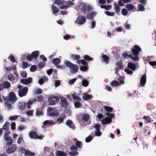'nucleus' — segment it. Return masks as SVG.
Instances as JSON below:
<instances>
[{"instance_id":"nucleus-1","label":"nucleus","mask_w":156,"mask_h":156,"mask_svg":"<svg viewBox=\"0 0 156 156\" xmlns=\"http://www.w3.org/2000/svg\"><path fill=\"white\" fill-rule=\"evenodd\" d=\"M141 51V49L140 47L139 46L136 45L134 46V48L132 50V52L134 55L132 54L128 55V54L124 53L122 54V56L124 58H127L129 56L130 58L134 61H138L139 59L137 55L139 53V52Z\"/></svg>"},{"instance_id":"nucleus-2","label":"nucleus","mask_w":156,"mask_h":156,"mask_svg":"<svg viewBox=\"0 0 156 156\" xmlns=\"http://www.w3.org/2000/svg\"><path fill=\"white\" fill-rule=\"evenodd\" d=\"M54 3L59 6L61 9H66L70 5H74L73 2H65L64 0H55Z\"/></svg>"},{"instance_id":"nucleus-3","label":"nucleus","mask_w":156,"mask_h":156,"mask_svg":"<svg viewBox=\"0 0 156 156\" xmlns=\"http://www.w3.org/2000/svg\"><path fill=\"white\" fill-rule=\"evenodd\" d=\"M81 12L84 15H87L93 9V7L88 4L81 3L79 6Z\"/></svg>"},{"instance_id":"nucleus-4","label":"nucleus","mask_w":156,"mask_h":156,"mask_svg":"<svg viewBox=\"0 0 156 156\" xmlns=\"http://www.w3.org/2000/svg\"><path fill=\"white\" fill-rule=\"evenodd\" d=\"M64 63L67 67L69 68L71 73H75L77 72L78 67L77 65H74L70 61L67 60H65Z\"/></svg>"},{"instance_id":"nucleus-5","label":"nucleus","mask_w":156,"mask_h":156,"mask_svg":"<svg viewBox=\"0 0 156 156\" xmlns=\"http://www.w3.org/2000/svg\"><path fill=\"white\" fill-rule=\"evenodd\" d=\"M36 99L35 98H32L29 101H28L26 104V108L29 109L30 107V105L33 104L34 102L35 101ZM26 107V105L25 103L23 102H19L18 103V108L21 110H23Z\"/></svg>"},{"instance_id":"nucleus-6","label":"nucleus","mask_w":156,"mask_h":156,"mask_svg":"<svg viewBox=\"0 0 156 156\" xmlns=\"http://www.w3.org/2000/svg\"><path fill=\"white\" fill-rule=\"evenodd\" d=\"M106 114L108 117H105L104 119L101 120V124L103 125H105L107 123H110L112 121L111 118H112L114 116V114L112 113H111L108 112H106Z\"/></svg>"},{"instance_id":"nucleus-7","label":"nucleus","mask_w":156,"mask_h":156,"mask_svg":"<svg viewBox=\"0 0 156 156\" xmlns=\"http://www.w3.org/2000/svg\"><path fill=\"white\" fill-rule=\"evenodd\" d=\"M47 114L50 116H57L59 114L58 110L55 108L50 107L47 109Z\"/></svg>"},{"instance_id":"nucleus-8","label":"nucleus","mask_w":156,"mask_h":156,"mask_svg":"<svg viewBox=\"0 0 156 156\" xmlns=\"http://www.w3.org/2000/svg\"><path fill=\"white\" fill-rule=\"evenodd\" d=\"M14 74H10L8 76V77L9 80L12 82H16L19 78V76L18 75L16 71H14Z\"/></svg>"},{"instance_id":"nucleus-9","label":"nucleus","mask_w":156,"mask_h":156,"mask_svg":"<svg viewBox=\"0 0 156 156\" xmlns=\"http://www.w3.org/2000/svg\"><path fill=\"white\" fill-rule=\"evenodd\" d=\"M86 20V19L85 17L80 15L77 18L75 23L79 25H81L85 23Z\"/></svg>"},{"instance_id":"nucleus-10","label":"nucleus","mask_w":156,"mask_h":156,"mask_svg":"<svg viewBox=\"0 0 156 156\" xmlns=\"http://www.w3.org/2000/svg\"><path fill=\"white\" fill-rule=\"evenodd\" d=\"M59 98L57 96L50 97L48 98V103L49 105H53L55 104L56 102H58Z\"/></svg>"},{"instance_id":"nucleus-11","label":"nucleus","mask_w":156,"mask_h":156,"mask_svg":"<svg viewBox=\"0 0 156 156\" xmlns=\"http://www.w3.org/2000/svg\"><path fill=\"white\" fill-rule=\"evenodd\" d=\"M3 98L5 101L4 103L5 108L7 109L8 111H10L13 108V107L12 105V102L6 99L5 97H3Z\"/></svg>"},{"instance_id":"nucleus-12","label":"nucleus","mask_w":156,"mask_h":156,"mask_svg":"<svg viewBox=\"0 0 156 156\" xmlns=\"http://www.w3.org/2000/svg\"><path fill=\"white\" fill-rule=\"evenodd\" d=\"M30 137L31 139H38L40 140L42 139L43 136H39L35 132H30L29 133Z\"/></svg>"},{"instance_id":"nucleus-13","label":"nucleus","mask_w":156,"mask_h":156,"mask_svg":"<svg viewBox=\"0 0 156 156\" xmlns=\"http://www.w3.org/2000/svg\"><path fill=\"white\" fill-rule=\"evenodd\" d=\"M70 149L71 151L70 152V154L72 156H75L78 154V152L76 151L77 147L74 145H72L70 147Z\"/></svg>"},{"instance_id":"nucleus-14","label":"nucleus","mask_w":156,"mask_h":156,"mask_svg":"<svg viewBox=\"0 0 156 156\" xmlns=\"http://www.w3.org/2000/svg\"><path fill=\"white\" fill-rule=\"evenodd\" d=\"M28 91L27 87H23L22 89H20L18 91L19 96L20 97H23L26 95Z\"/></svg>"},{"instance_id":"nucleus-15","label":"nucleus","mask_w":156,"mask_h":156,"mask_svg":"<svg viewBox=\"0 0 156 156\" xmlns=\"http://www.w3.org/2000/svg\"><path fill=\"white\" fill-rule=\"evenodd\" d=\"M60 104L61 107H65L68 105V102L66 98L63 97H60Z\"/></svg>"},{"instance_id":"nucleus-16","label":"nucleus","mask_w":156,"mask_h":156,"mask_svg":"<svg viewBox=\"0 0 156 156\" xmlns=\"http://www.w3.org/2000/svg\"><path fill=\"white\" fill-rule=\"evenodd\" d=\"M7 100L12 102H14L16 101L17 98L14 93L12 92L9 93L8 100Z\"/></svg>"},{"instance_id":"nucleus-17","label":"nucleus","mask_w":156,"mask_h":156,"mask_svg":"<svg viewBox=\"0 0 156 156\" xmlns=\"http://www.w3.org/2000/svg\"><path fill=\"white\" fill-rule=\"evenodd\" d=\"M146 74H144L141 77L140 80V87H144L146 83Z\"/></svg>"},{"instance_id":"nucleus-18","label":"nucleus","mask_w":156,"mask_h":156,"mask_svg":"<svg viewBox=\"0 0 156 156\" xmlns=\"http://www.w3.org/2000/svg\"><path fill=\"white\" fill-rule=\"evenodd\" d=\"M16 148L17 147L15 145H12L7 150L6 152L8 154L12 153L16 150Z\"/></svg>"},{"instance_id":"nucleus-19","label":"nucleus","mask_w":156,"mask_h":156,"mask_svg":"<svg viewBox=\"0 0 156 156\" xmlns=\"http://www.w3.org/2000/svg\"><path fill=\"white\" fill-rule=\"evenodd\" d=\"M97 13L96 12H93L90 13H88L87 14L86 18L89 20H92L96 16Z\"/></svg>"},{"instance_id":"nucleus-20","label":"nucleus","mask_w":156,"mask_h":156,"mask_svg":"<svg viewBox=\"0 0 156 156\" xmlns=\"http://www.w3.org/2000/svg\"><path fill=\"white\" fill-rule=\"evenodd\" d=\"M32 80V78L29 77L27 79H22L20 80V82L24 84H28L30 83Z\"/></svg>"},{"instance_id":"nucleus-21","label":"nucleus","mask_w":156,"mask_h":156,"mask_svg":"<svg viewBox=\"0 0 156 156\" xmlns=\"http://www.w3.org/2000/svg\"><path fill=\"white\" fill-rule=\"evenodd\" d=\"M132 0H119L118 2L119 5L120 6L124 5V3H127L130 2Z\"/></svg>"},{"instance_id":"nucleus-22","label":"nucleus","mask_w":156,"mask_h":156,"mask_svg":"<svg viewBox=\"0 0 156 156\" xmlns=\"http://www.w3.org/2000/svg\"><path fill=\"white\" fill-rule=\"evenodd\" d=\"M5 139L7 141L6 145L7 146L11 145L13 143V140L10 137H5Z\"/></svg>"},{"instance_id":"nucleus-23","label":"nucleus","mask_w":156,"mask_h":156,"mask_svg":"<svg viewBox=\"0 0 156 156\" xmlns=\"http://www.w3.org/2000/svg\"><path fill=\"white\" fill-rule=\"evenodd\" d=\"M54 124V121L52 120H46L43 122L44 126H50Z\"/></svg>"},{"instance_id":"nucleus-24","label":"nucleus","mask_w":156,"mask_h":156,"mask_svg":"<svg viewBox=\"0 0 156 156\" xmlns=\"http://www.w3.org/2000/svg\"><path fill=\"white\" fill-rule=\"evenodd\" d=\"M65 117V115L64 114H62L57 119V122L58 124H60L63 122V118Z\"/></svg>"},{"instance_id":"nucleus-25","label":"nucleus","mask_w":156,"mask_h":156,"mask_svg":"<svg viewBox=\"0 0 156 156\" xmlns=\"http://www.w3.org/2000/svg\"><path fill=\"white\" fill-rule=\"evenodd\" d=\"M66 124L71 129H74V124L73 123L71 120H67L66 123Z\"/></svg>"},{"instance_id":"nucleus-26","label":"nucleus","mask_w":156,"mask_h":156,"mask_svg":"<svg viewBox=\"0 0 156 156\" xmlns=\"http://www.w3.org/2000/svg\"><path fill=\"white\" fill-rule=\"evenodd\" d=\"M119 5H118V4L114 2V10L116 13H118L120 11V8L119 7Z\"/></svg>"},{"instance_id":"nucleus-27","label":"nucleus","mask_w":156,"mask_h":156,"mask_svg":"<svg viewBox=\"0 0 156 156\" xmlns=\"http://www.w3.org/2000/svg\"><path fill=\"white\" fill-rule=\"evenodd\" d=\"M128 67L129 68L133 70H135L136 68V65L131 62H129L128 63Z\"/></svg>"},{"instance_id":"nucleus-28","label":"nucleus","mask_w":156,"mask_h":156,"mask_svg":"<svg viewBox=\"0 0 156 156\" xmlns=\"http://www.w3.org/2000/svg\"><path fill=\"white\" fill-rule=\"evenodd\" d=\"M55 155L56 156H66L67 154L61 151H57L56 152Z\"/></svg>"},{"instance_id":"nucleus-29","label":"nucleus","mask_w":156,"mask_h":156,"mask_svg":"<svg viewBox=\"0 0 156 156\" xmlns=\"http://www.w3.org/2000/svg\"><path fill=\"white\" fill-rule=\"evenodd\" d=\"M52 12L53 14H55L58 12L59 11V9L55 6L54 5H52L51 7Z\"/></svg>"},{"instance_id":"nucleus-30","label":"nucleus","mask_w":156,"mask_h":156,"mask_svg":"<svg viewBox=\"0 0 156 156\" xmlns=\"http://www.w3.org/2000/svg\"><path fill=\"white\" fill-rule=\"evenodd\" d=\"M3 88L8 89L10 87V83L8 81H4L2 83Z\"/></svg>"},{"instance_id":"nucleus-31","label":"nucleus","mask_w":156,"mask_h":156,"mask_svg":"<svg viewBox=\"0 0 156 156\" xmlns=\"http://www.w3.org/2000/svg\"><path fill=\"white\" fill-rule=\"evenodd\" d=\"M52 63L55 65H58L61 63L60 59L58 58H54L52 60Z\"/></svg>"},{"instance_id":"nucleus-32","label":"nucleus","mask_w":156,"mask_h":156,"mask_svg":"<svg viewBox=\"0 0 156 156\" xmlns=\"http://www.w3.org/2000/svg\"><path fill=\"white\" fill-rule=\"evenodd\" d=\"M126 7L128 10L130 11L134 9L135 6L132 4H128L126 5Z\"/></svg>"},{"instance_id":"nucleus-33","label":"nucleus","mask_w":156,"mask_h":156,"mask_svg":"<svg viewBox=\"0 0 156 156\" xmlns=\"http://www.w3.org/2000/svg\"><path fill=\"white\" fill-rule=\"evenodd\" d=\"M4 69L5 71H10L12 70H13L14 71H16V69L15 66L13 67H4Z\"/></svg>"},{"instance_id":"nucleus-34","label":"nucleus","mask_w":156,"mask_h":156,"mask_svg":"<svg viewBox=\"0 0 156 156\" xmlns=\"http://www.w3.org/2000/svg\"><path fill=\"white\" fill-rule=\"evenodd\" d=\"M119 84V82L117 81L114 80L110 83V85L112 87H116L118 86Z\"/></svg>"},{"instance_id":"nucleus-35","label":"nucleus","mask_w":156,"mask_h":156,"mask_svg":"<svg viewBox=\"0 0 156 156\" xmlns=\"http://www.w3.org/2000/svg\"><path fill=\"white\" fill-rule=\"evenodd\" d=\"M91 98V95L84 93L83 95V98L85 100L87 99H90Z\"/></svg>"},{"instance_id":"nucleus-36","label":"nucleus","mask_w":156,"mask_h":156,"mask_svg":"<svg viewBox=\"0 0 156 156\" xmlns=\"http://www.w3.org/2000/svg\"><path fill=\"white\" fill-rule=\"evenodd\" d=\"M138 10L140 11H144L145 10L144 6L142 4H139L137 7Z\"/></svg>"},{"instance_id":"nucleus-37","label":"nucleus","mask_w":156,"mask_h":156,"mask_svg":"<svg viewBox=\"0 0 156 156\" xmlns=\"http://www.w3.org/2000/svg\"><path fill=\"white\" fill-rule=\"evenodd\" d=\"M82 84L83 86L87 87L88 86L89 83L87 80L83 78L82 80Z\"/></svg>"},{"instance_id":"nucleus-38","label":"nucleus","mask_w":156,"mask_h":156,"mask_svg":"<svg viewBox=\"0 0 156 156\" xmlns=\"http://www.w3.org/2000/svg\"><path fill=\"white\" fill-rule=\"evenodd\" d=\"M39 54V51H35L32 52L31 55L33 58H36L38 56Z\"/></svg>"},{"instance_id":"nucleus-39","label":"nucleus","mask_w":156,"mask_h":156,"mask_svg":"<svg viewBox=\"0 0 156 156\" xmlns=\"http://www.w3.org/2000/svg\"><path fill=\"white\" fill-rule=\"evenodd\" d=\"M72 96L73 100L74 101H80L81 100V98L78 96L76 95L75 94H72Z\"/></svg>"},{"instance_id":"nucleus-40","label":"nucleus","mask_w":156,"mask_h":156,"mask_svg":"<svg viewBox=\"0 0 156 156\" xmlns=\"http://www.w3.org/2000/svg\"><path fill=\"white\" fill-rule=\"evenodd\" d=\"M71 57L75 60H77L80 58V56L79 55L76 54L71 55Z\"/></svg>"},{"instance_id":"nucleus-41","label":"nucleus","mask_w":156,"mask_h":156,"mask_svg":"<svg viewBox=\"0 0 156 156\" xmlns=\"http://www.w3.org/2000/svg\"><path fill=\"white\" fill-rule=\"evenodd\" d=\"M9 127V123L6 122L5 123L4 125L3 126L2 129H4L5 131H8Z\"/></svg>"},{"instance_id":"nucleus-42","label":"nucleus","mask_w":156,"mask_h":156,"mask_svg":"<svg viewBox=\"0 0 156 156\" xmlns=\"http://www.w3.org/2000/svg\"><path fill=\"white\" fill-rule=\"evenodd\" d=\"M89 115L87 114L84 115L82 116V120L84 122L87 121L89 119Z\"/></svg>"},{"instance_id":"nucleus-43","label":"nucleus","mask_w":156,"mask_h":156,"mask_svg":"<svg viewBox=\"0 0 156 156\" xmlns=\"http://www.w3.org/2000/svg\"><path fill=\"white\" fill-rule=\"evenodd\" d=\"M87 66H81L80 67V69L81 71H86L88 69Z\"/></svg>"},{"instance_id":"nucleus-44","label":"nucleus","mask_w":156,"mask_h":156,"mask_svg":"<svg viewBox=\"0 0 156 156\" xmlns=\"http://www.w3.org/2000/svg\"><path fill=\"white\" fill-rule=\"evenodd\" d=\"M84 59L87 60L88 61H92L93 60V58L90 57L89 55H86L84 56Z\"/></svg>"},{"instance_id":"nucleus-45","label":"nucleus","mask_w":156,"mask_h":156,"mask_svg":"<svg viewBox=\"0 0 156 156\" xmlns=\"http://www.w3.org/2000/svg\"><path fill=\"white\" fill-rule=\"evenodd\" d=\"M117 65L118 67V69H123V66L122 65V62L121 61H119L118 62L117 64Z\"/></svg>"},{"instance_id":"nucleus-46","label":"nucleus","mask_w":156,"mask_h":156,"mask_svg":"<svg viewBox=\"0 0 156 156\" xmlns=\"http://www.w3.org/2000/svg\"><path fill=\"white\" fill-rule=\"evenodd\" d=\"M93 137L92 136H89L85 139V141L87 143L90 142L93 139Z\"/></svg>"},{"instance_id":"nucleus-47","label":"nucleus","mask_w":156,"mask_h":156,"mask_svg":"<svg viewBox=\"0 0 156 156\" xmlns=\"http://www.w3.org/2000/svg\"><path fill=\"white\" fill-rule=\"evenodd\" d=\"M128 11L127 9H122L121 13L122 15L126 16L128 13Z\"/></svg>"},{"instance_id":"nucleus-48","label":"nucleus","mask_w":156,"mask_h":156,"mask_svg":"<svg viewBox=\"0 0 156 156\" xmlns=\"http://www.w3.org/2000/svg\"><path fill=\"white\" fill-rule=\"evenodd\" d=\"M8 58L10 60L12 63L15 62V58L13 55H10L8 57Z\"/></svg>"},{"instance_id":"nucleus-49","label":"nucleus","mask_w":156,"mask_h":156,"mask_svg":"<svg viewBox=\"0 0 156 156\" xmlns=\"http://www.w3.org/2000/svg\"><path fill=\"white\" fill-rule=\"evenodd\" d=\"M106 14L108 16H113L115 15V13L113 12H110L108 11H106L105 12Z\"/></svg>"},{"instance_id":"nucleus-50","label":"nucleus","mask_w":156,"mask_h":156,"mask_svg":"<svg viewBox=\"0 0 156 156\" xmlns=\"http://www.w3.org/2000/svg\"><path fill=\"white\" fill-rule=\"evenodd\" d=\"M103 61L107 63V61L108 59V57L105 55H103L102 56Z\"/></svg>"},{"instance_id":"nucleus-51","label":"nucleus","mask_w":156,"mask_h":156,"mask_svg":"<svg viewBox=\"0 0 156 156\" xmlns=\"http://www.w3.org/2000/svg\"><path fill=\"white\" fill-rule=\"evenodd\" d=\"M101 125L99 123H97L95 124L94 126V128L97 130H100L101 128Z\"/></svg>"},{"instance_id":"nucleus-52","label":"nucleus","mask_w":156,"mask_h":156,"mask_svg":"<svg viewBox=\"0 0 156 156\" xmlns=\"http://www.w3.org/2000/svg\"><path fill=\"white\" fill-rule=\"evenodd\" d=\"M105 109L108 112H111L113 108L112 107H110L105 106L104 107Z\"/></svg>"},{"instance_id":"nucleus-53","label":"nucleus","mask_w":156,"mask_h":156,"mask_svg":"<svg viewBox=\"0 0 156 156\" xmlns=\"http://www.w3.org/2000/svg\"><path fill=\"white\" fill-rule=\"evenodd\" d=\"M90 28L91 29H93L95 26L96 22L94 21H93L91 23L90 22Z\"/></svg>"},{"instance_id":"nucleus-54","label":"nucleus","mask_w":156,"mask_h":156,"mask_svg":"<svg viewBox=\"0 0 156 156\" xmlns=\"http://www.w3.org/2000/svg\"><path fill=\"white\" fill-rule=\"evenodd\" d=\"M21 76L23 78H26L27 76V73L25 71H22L20 72Z\"/></svg>"},{"instance_id":"nucleus-55","label":"nucleus","mask_w":156,"mask_h":156,"mask_svg":"<svg viewBox=\"0 0 156 156\" xmlns=\"http://www.w3.org/2000/svg\"><path fill=\"white\" fill-rule=\"evenodd\" d=\"M76 78H75L72 79L68 81V83L69 85L73 84L76 80Z\"/></svg>"},{"instance_id":"nucleus-56","label":"nucleus","mask_w":156,"mask_h":156,"mask_svg":"<svg viewBox=\"0 0 156 156\" xmlns=\"http://www.w3.org/2000/svg\"><path fill=\"white\" fill-rule=\"evenodd\" d=\"M42 90L40 89L35 90L34 91V93L35 94H39L41 93Z\"/></svg>"},{"instance_id":"nucleus-57","label":"nucleus","mask_w":156,"mask_h":156,"mask_svg":"<svg viewBox=\"0 0 156 156\" xmlns=\"http://www.w3.org/2000/svg\"><path fill=\"white\" fill-rule=\"evenodd\" d=\"M76 145L78 148H81L82 146L81 142L79 141H77L76 142Z\"/></svg>"},{"instance_id":"nucleus-58","label":"nucleus","mask_w":156,"mask_h":156,"mask_svg":"<svg viewBox=\"0 0 156 156\" xmlns=\"http://www.w3.org/2000/svg\"><path fill=\"white\" fill-rule=\"evenodd\" d=\"M37 67L36 66H32L30 69V71L31 72H34L36 70Z\"/></svg>"},{"instance_id":"nucleus-59","label":"nucleus","mask_w":156,"mask_h":156,"mask_svg":"<svg viewBox=\"0 0 156 156\" xmlns=\"http://www.w3.org/2000/svg\"><path fill=\"white\" fill-rule=\"evenodd\" d=\"M26 58L27 59V60L29 61H31L33 60V57L32 56V55H27L26 56Z\"/></svg>"},{"instance_id":"nucleus-60","label":"nucleus","mask_w":156,"mask_h":156,"mask_svg":"<svg viewBox=\"0 0 156 156\" xmlns=\"http://www.w3.org/2000/svg\"><path fill=\"white\" fill-rule=\"evenodd\" d=\"M95 134L96 136H100L101 135V133L100 130H97L95 131Z\"/></svg>"},{"instance_id":"nucleus-61","label":"nucleus","mask_w":156,"mask_h":156,"mask_svg":"<svg viewBox=\"0 0 156 156\" xmlns=\"http://www.w3.org/2000/svg\"><path fill=\"white\" fill-rule=\"evenodd\" d=\"M44 100V98L43 96L41 95H39L37 97V100L40 102Z\"/></svg>"},{"instance_id":"nucleus-62","label":"nucleus","mask_w":156,"mask_h":156,"mask_svg":"<svg viewBox=\"0 0 156 156\" xmlns=\"http://www.w3.org/2000/svg\"><path fill=\"white\" fill-rule=\"evenodd\" d=\"M125 71L129 74H132L133 73V71L129 69H125Z\"/></svg>"},{"instance_id":"nucleus-63","label":"nucleus","mask_w":156,"mask_h":156,"mask_svg":"<svg viewBox=\"0 0 156 156\" xmlns=\"http://www.w3.org/2000/svg\"><path fill=\"white\" fill-rule=\"evenodd\" d=\"M56 67L58 69L62 70H64L65 69V66H64L56 65Z\"/></svg>"},{"instance_id":"nucleus-64","label":"nucleus","mask_w":156,"mask_h":156,"mask_svg":"<svg viewBox=\"0 0 156 156\" xmlns=\"http://www.w3.org/2000/svg\"><path fill=\"white\" fill-rule=\"evenodd\" d=\"M74 105L75 106L76 108H79L81 105V103L80 102H79L77 101H76L74 103Z\"/></svg>"}]
</instances>
